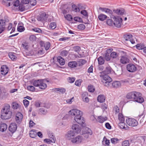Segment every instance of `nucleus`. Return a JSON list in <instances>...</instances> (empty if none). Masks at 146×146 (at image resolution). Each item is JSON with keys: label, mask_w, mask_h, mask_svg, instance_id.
<instances>
[{"label": "nucleus", "mask_w": 146, "mask_h": 146, "mask_svg": "<svg viewBox=\"0 0 146 146\" xmlns=\"http://www.w3.org/2000/svg\"><path fill=\"white\" fill-rule=\"evenodd\" d=\"M69 113L72 117L74 116V120L76 122L83 127L85 126V121L82 117V111L77 109H73L69 111Z\"/></svg>", "instance_id": "obj_1"}, {"label": "nucleus", "mask_w": 146, "mask_h": 146, "mask_svg": "<svg viewBox=\"0 0 146 146\" xmlns=\"http://www.w3.org/2000/svg\"><path fill=\"white\" fill-rule=\"evenodd\" d=\"M99 76L101 78L103 84L108 88L111 86V78L108 75L105 74V72H102L100 73Z\"/></svg>", "instance_id": "obj_2"}, {"label": "nucleus", "mask_w": 146, "mask_h": 146, "mask_svg": "<svg viewBox=\"0 0 146 146\" xmlns=\"http://www.w3.org/2000/svg\"><path fill=\"white\" fill-rule=\"evenodd\" d=\"M10 107L7 104L1 110V117L3 119H7L11 118L12 113L10 110Z\"/></svg>", "instance_id": "obj_3"}, {"label": "nucleus", "mask_w": 146, "mask_h": 146, "mask_svg": "<svg viewBox=\"0 0 146 146\" xmlns=\"http://www.w3.org/2000/svg\"><path fill=\"white\" fill-rule=\"evenodd\" d=\"M111 18H113L114 21L113 25L116 27L119 28L121 26V24L122 21V19L119 17H115V16H113L112 17H111Z\"/></svg>", "instance_id": "obj_4"}, {"label": "nucleus", "mask_w": 146, "mask_h": 146, "mask_svg": "<svg viewBox=\"0 0 146 146\" xmlns=\"http://www.w3.org/2000/svg\"><path fill=\"white\" fill-rule=\"evenodd\" d=\"M133 101L141 103L144 102V100L142 96V94L140 92H136Z\"/></svg>", "instance_id": "obj_5"}, {"label": "nucleus", "mask_w": 146, "mask_h": 146, "mask_svg": "<svg viewBox=\"0 0 146 146\" xmlns=\"http://www.w3.org/2000/svg\"><path fill=\"white\" fill-rule=\"evenodd\" d=\"M126 121L128 125L131 126H136L138 124L137 121L133 118H127L126 119Z\"/></svg>", "instance_id": "obj_6"}, {"label": "nucleus", "mask_w": 146, "mask_h": 146, "mask_svg": "<svg viewBox=\"0 0 146 146\" xmlns=\"http://www.w3.org/2000/svg\"><path fill=\"white\" fill-rule=\"evenodd\" d=\"M76 135L75 132L73 131L70 130L68 131L65 135L66 138L68 140H72Z\"/></svg>", "instance_id": "obj_7"}, {"label": "nucleus", "mask_w": 146, "mask_h": 146, "mask_svg": "<svg viewBox=\"0 0 146 146\" xmlns=\"http://www.w3.org/2000/svg\"><path fill=\"white\" fill-rule=\"evenodd\" d=\"M83 140V137L81 136L78 135L75 137H74L71 140V141L73 143L78 144L81 143Z\"/></svg>", "instance_id": "obj_8"}, {"label": "nucleus", "mask_w": 146, "mask_h": 146, "mask_svg": "<svg viewBox=\"0 0 146 146\" xmlns=\"http://www.w3.org/2000/svg\"><path fill=\"white\" fill-rule=\"evenodd\" d=\"M127 70L130 72H133L137 70V68L134 64H128L127 66Z\"/></svg>", "instance_id": "obj_9"}, {"label": "nucleus", "mask_w": 146, "mask_h": 146, "mask_svg": "<svg viewBox=\"0 0 146 146\" xmlns=\"http://www.w3.org/2000/svg\"><path fill=\"white\" fill-rule=\"evenodd\" d=\"M40 44L41 47H44L45 49L46 50L49 49L50 46V44L48 42L45 43L44 42L41 41L40 42Z\"/></svg>", "instance_id": "obj_10"}, {"label": "nucleus", "mask_w": 146, "mask_h": 146, "mask_svg": "<svg viewBox=\"0 0 146 146\" xmlns=\"http://www.w3.org/2000/svg\"><path fill=\"white\" fill-rule=\"evenodd\" d=\"M47 17L46 13H43L37 17V19L38 21L43 22L45 21L46 20Z\"/></svg>", "instance_id": "obj_11"}, {"label": "nucleus", "mask_w": 146, "mask_h": 146, "mask_svg": "<svg viewBox=\"0 0 146 146\" xmlns=\"http://www.w3.org/2000/svg\"><path fill=\"white\" fill-rule=\"evenodd\" d=\"M17 127V124L15 123H12L9 126V130L12 133H13L16 131Z\"/></svg>", "instance_id": "obj_12"}, {"label": "nucleus", "mask_w": 146, "mask_h": 146, "mask_svg": "<svg viewBox=\"0 0 146 146\" xmlns=\"http://www.w3.org/2000/svg\"><path fill=\"white\" fill-rule=\"evenodd\" d=\"M9 69L7 66L6 65L3 66L1 68V74L3 75H6L9 71Z\"/></svg>", "instance_id": "obj_13"}, {"label": "nucleus", "mask_w": 146, "mask_h": 146, "mask_svg": "<svg viewBox=\"0 0 146 146\" xmlns=\"http://www.w3.org/2000/svg\"><path fill=\"white\" fill-rule=\"evenodd\" d=\"M23 115L20 112H18L16 115L15 119L16 122L18 123L21 122L23 119Z\"/></svg>", "instance_id": "obj_14"}, {"label": "nucleus", "mask_w": 146, "mask_h": 146, "mask_svg": "<svg viewBox=\"0 0 146 146\" xmlns=\"http://www.w3.org/2000/svg\"><path fill=\"white\" fill-rule=\"evenodd\" d=\"M46 81L44 80H41L39 84L38 87L42 90L45 89L47 87V86L45 82Z\"/></svg>", "instance_id": "obj_15"}, {"label": "nucleus", "mask_w": 146, "mask_h": 146, "mask_svg": "<svg viewBox=\"0 0 146 146\" xmlns=\"http://www.w3.org/2000/svg\"><path fill=\"white\" fill-rule=\"evenodd\" d=\"M136 92L133 91L128 93L126 95V98L129 100L133 101Z\"/></svg>", "instance_id": "obj_16"}, {"label": "nucleus", "mask_w": 146, "mask_h": 146, "mask_svg": "<svg viewBox=\"0 0 146 146\" xmlns=\"http://www.w3.org/2000/svg\"><path fill=\"white\" fill-rule=\"evenodd\" d=\"M72 128L74 132L78 133H80L81 131V128L79 125L77 124H74L72 126Z\"/></svg>", "instance_id": "obj_17"}, {"label": "nucleus", "mask_w": 146, "mask_h": 146, "mask_svg": "<svg viewBox=\"0 0 146 146\" xmlns=\"http://www.w3.org/2000/svg\"><path fill=\"white\" fill-rule=\"evenodd\" d=\"M88 94L87 92H85L83 93L82 95V97L83 101L86 102H88L89 99L88 97Z\"/></svg>", "instance_id": "obj_18"}, {"label": "nucleus", "mask_w": 146, "mask_h": 146, "mask_svg": "<svg viewBox=\"0 0 146 146\" xmlns=\"http://www.w3.org/2000/svg\"><path fill=\"white\" fill-rule=\"evenodd\" d=\"M102 144L103 146H110V141L104 137L102 141Z\"/></svg>", "instance_id": "obj_19"}, {"label": "nucleus", "mask_w": 146, "mask_h": 146, "mask_svg": "<svg viewBox=\"0 0 146 146\" xmlns=\"http://www.w3.org/2000/svg\"><path fill=\"white\" fill-rule=\"evenodd\" d=\"M120 62L122 64H125L129 62V60L125 56H122L120 59Z\"/></svg>", "instance_id": "obj_20"}, {"label": "nucleus", "mask_w": 146, "mask_h": 146, "mask_svg": "<svg viewBox=\"0 0 146 146\" xmlns=\"http://www.w3.org/2000/svg\"><path fill=\"white\" fill-rule=\"evenodd\" d=\"M106 98L104 95H99L97 98L98 101L100 102H103L105 101Z\"/></svg>", "instance_id": "obj_21"}, {"label": "nucleus", "mask_w": 146, "mask_h": 146, "mask_svg": "<svg viewBox=\"0 0 146 146\" xmlns=\"http://www.w3.org/2000/svg\"><path fill=\"white\" fill-rule=\"evenodd\" d=\"M113 88H117L121 86V83L119 81H115L113 82L112 84Z\"/></svg>", "instance_id": "obj_22"}, {"label": "nucleus", "mask_w": 146, "mask_h": 146, "mask_svg": "<svg viewBox=\"0 0 146 146\" xmlns=\"http://www.w3.org/2000/svg\"><path fill=\"white\" fill-rule=\"evenodd\" d=\"M107 17L106 15L102 13L99 14L98 16L99 19L102 21H103L106 20Z\"/></svg>", "instance_id": "obj_23"}, {"label": "nucleus", "mask_w": 146, "mask_h": 146, "mask_svg": "<svg viewBox=\"0 0 146 146\" xmlns=\"http://www.w3.org/2000/svg\"><path fill=\"white\" fill-rule=\"evenodd\" d=\"M107 120L106 117H103L102 116H99L97 119V121L99 123H102Z\"/></svg>", "instance_id": "obj_24"}, {"label": "nucleus", "mask_w": 146, "mask_h": 146, "mask_svg": "<svg viewBox=\"0 0 146 146\" xmlns=\"http://www.w3.org/2000/svg\"><path fill=\"white\" fill-rule=\"evenodd\" d=\"M7 125L5 123L1 124L0 126V131L2 132L5 131L7 129Z\"/></svg>", "instance_id": "obj_25"}, {"label": "nucleus", "mask_w": 146, "mask_h": 146, "mask_svg": "<svg viewBox=\"0 0 146 146\" xmlns=\"http://www.w3.org/2000/svg\"><path fill=\"white\" fill-rule=\"evenodd\" d=\"M16 54V53L11 52L9 53L8 55L9 58L12 60H15L17 58V57L15 55Z\"/></svg>", "instance_id": "obj_26"}, {"label": "nucleus", "mask_w": 146, "mask_h": 146, "mask_svg": "<svg viewBox=\"0 0 146 146\" xmlns=\"http://www.w3.org/2000/svg\"><path fill=\"white\" fill-rule=\"evenodd\" d=\"M13 24L12 23H10L9 24L7 28V29L8 31L10 30L11 29L12 30L10 32V34L12 33L13 32H14L15 30V27H12Z\"/></svg>", "instance_id": "obj_27"}, {"label": "nucleus", "mask_w": 146, "mask_h": 146, "mask_svg": "<svg viewBox=\"0 0 146 146\" xmlns=\"http://www.w3.org/2000/svg\"><path fill=\"white\" fill-rule=\"evenodd\" d=\"M57 61L61 65H63L65 64V61L63 58L61 56H58L57 58Z\"/></svg>", "instance_id": "obj_28"}, {"label": "nucleus", "mask_w": 146, "mask_h": 146, "mask_svg": "<svg viewBox=\"0 0 146 146\" xmlns=\"http://www.w3.org/2000/svg\"><path fill=\"white\" fill-rule=\"evenodd\" d=\"M78 64L75 61L70 62L68 63V66L70 67L73 68L76 67L77 65Z\"/></svg>", "instance_id": "obj_29"}, {"label": "nucleus", "mask_w": 146, "mask_h": 146, "mask_svg": "<svg viewBox=\"0 0 146 146\" xmlns=\"http://www.w3.org/2000/svg\"><path fill=\"white\" fill-rule=\"evenodd\" d=\"M36 132L34 130H32L30 132L29 135L31 137L35 138L36 136Z\"/></svg>", "instance_id": "obj_30"}, {"label": "nucleus", "mask_w": 146, "mask_h": 146, "mask_svg": "<svg viewBox=\"0 0 146 146\" xmlns=\"http://www.w3.org/2000/svg\"><path fill=\"white\" fill-rule=\"evenodd\" d=\"M114 11L115 13H116L117 14L120 15H122L124 14V10H121L120 9H117Z\"/></svg>", "instance_id": "obj_31"}, {"label": "nucleus", "mask_w": 146, "mask_h": 146, "mask_svg": "<svg viewBox=\"0 0 146 146\" xmlns=\"http://www.w3.org/2000/svg\"><path fill=\"white\" fill-rule=\"evenodd\" d=\"M118 119L121 122H124L125 119L124 117L122 114L121 113H119L118 115Z\"/></svg>", "instance_id": "obj_32"}, {"label": "nucleus", "mask_w": 146, "mask_h": 146, "mask_svg": "<svg viewBox=\"0 0 146 146\" xmlns=\"http://www.w3.org/2000/svg\"><path fill=\"white\" fill-rule=\"evenodd\" d=\"M110 57L113 58H115L119 56V53L114 52H112L110 54Z\"/></svg>", "instance_id": "obj_33"}, {"label": "nucleus", "mask_w": 146, "mask_h": 146, "mask_svg": "<svg viewBox=\"0 0 146 146\" xmlns=\"http://www.w3.org/2000/svg\"><path fill=\"white\" fill-rule=\"evenodd\" d=\"M39 111L40 113L43 115H45L48 112L47 110L44 108L40 109Z\"/></svg>", "instance_id": "obj_34"}, {"label": "nucleus", "mask_w": 146, "mask_h": 146, "mask_svg": "<svg viewBox=\"0 0 146 146\" xmlns=\"http://www.w3.org/2000/svg\"><path fill=\"white\" fill-rule=\"evenodd\" d=\"M41 80H36L33 82V85L35 87H38Z\"/></svg>", "instance_id": "obj_35"}, {"label": "nucleus", "mask_w": 146, "mask_h": 146, "mask_svg": "<svg viewBox=\"0 0 146 146\" xmlns=\"http://www.w3.org/2000/svg\"><path fill=\"white\" fill-rule=\"evenodd\" d=\"M132 37V36L130 34L125 35L124 36V38L126 40L128 41H129Z\"/></svg>", "instance_id": "obj_36"}, {"label": "nucleus", "mask_w": 146, "mask_h": 146, "mask_svg": "<svg viewBox=\"0 0 146 146\" xmlns=\"http://www.w3.org/2000/svg\"><path fill=\"white\" fill-rule=\"evenodd\" d=\"M121 139H119L116 138H113L111 139V142L113 144H116L118 143Z\"/></svg>", "instance_id": "obj_37"}, {"label": "nucleus", "mask_w": 146, "mask_h": 146, "mask_svg": "<svg viewBox=\"0 0 146 146\" xmlns=\"http://www.w3.org/2000/svg\"><path fill=\"white\" fill-rule=\"evenodd\" d=\"M118 125L121 128L126 129V128L125 127V125L124 122L120 121L118 123Z\"/></svg>", "instance_id": "obj_38"}, {"label": "nucleus", "mask_w": 146, "mask_h": 146, "mask_svg": "<svg viewBox=\"0 0 146 146\" xmlns=\"http://www.w3.org/2000/svg\"><path fill=\"white\" fill-rule=\"evenodd\" d=\"M114 21L110 19H108L106 21V24L110 26H113V25Z\"/></svg>", "instance_id": "obj_39"}, {"label": "nucleus", "mask_w": 146, "mask_h": 146, "mask_svg": "<svg viewBox=\"0 0 146 146\" xmlns=\"http://www.w3.org/2000/svg\"><path fill=\"white\" fill-rule=\"evenodd\" d=\"M86 61L84 60L80 59L78 61V64L79 66H82L86 63Z\"/></svg>", "instance_id": "obj_40"}, {"label": "nucleus", "mask_w": 146, "mask_h": 146, "mask_svg": "<svg viewBox=\"0 0 146 146\" xmlns=\"http://www.w3.org/2000/svg\"><path fill=\"white\" fill-rule=\"evenodd\" d=\"M80 50V47L78 46H75L73 47V50L77 52H79Z\"/></svg>", "instance_id": "obj_41"}, {"label": "nucleus", "mask_w": 146, "mask_h": 146, "mask_svg": "<svg viewBox=\"0 0 146 146\" xmlns=\"http://www.w3.org/2000/svg\"><path fill=\"white\" fill-rule=\"evenodd\" d=\"M98 63L99 64H103L104 62V59L101 56L99 57L98 59Z\"/></svg>", "instance_id": "obj_42"}, {"label": "nucleus", "mask_w": 146, "mask_h": 146, "mask_svg": "<svg viewBox=\"0 0 146 146\" xmlns=\"http://www.w3.org/2000/svg\"><path fill=\"white\" fill-rule=\"evenodd\" d=\"M55 92L59 91V92H61L63 94L65 92V90L63 88H55L54 90Z\"/></svg>", "instance_id": "obj_43"}, {"label": "nucleus", "mask_w": 146, "mask_h": 146, "mask_svg": "<svg viewBox=\"0 0 146 146\" xmlns=\"http://www.w3.org/2000/svg\"><path fill=\"white\" fill-rule=\"evenodd\" d=\"M56 24L54 22L50 23L49 25L50 28L52 29H55L56 28Z\"/></svg>", "instance_id": "obj_44"}, {"label": "nucleus", "mask_w": 146, "mask_h": 146, "mask_svg": "<svg viewBox=\"0 0 146 146\" xmlns=\"http://www.w3.org/2000/svg\"><path fill=\"white\" fill-rule=\"evenodd\" d=\"M111 68L109 66L107 67L106 68L105 70L103 72H105V74H108L111 73Z\"/></svg>", "instance_id": "obj_45"}, {"label": "nucleus", "mask_w": 146, "mask_h": 146, "mask_svg": "<svg viewBox=\"0 0 146 146\" xmlns=\"http://www.w3.org/2000/svg\"><path fill=\"white\" fill-rule=\"evenodd\" d=\"M22 46L25 49L27 50L29 48V44L27 42H24L22 45Z\"/></svg>", "instance_id": "obj_46"}, {"label": "nucleus", "mask_w": 146, "mask_h": 146, "mask_svg": "<svg viewBox=\"0 0 146 146\" xmlns=\"http://www.w3.org/2000/svg\"><path fill=\"white\" fill-rule=\"evenodd\" d=\"M145 46L142 44H138L136 45V47L137 49L139 50L143 49L144 48Z\"/></svg>", "instance_id": "obj_47"}, {"label": "nucleus", "mask_w": 146, "mask_h": 146, "mask_svg": "<svg viewBox=\"0 0 146 146\" xmlns=\"http://www.w3.org/2000/svg\"><path fill=\"white\" fill-rule=\"evenodd\" d=\"M88 91L90 92H93L95 90L94 87L93 86L91 85L88 86Z\"/></svg>", "instance_id": "obj_48"}, {"label": "nucleus", "mask_w": 146, "mask_h": 146, "mask_svg": "<svg viewBox=\"0 0 146 146\" xmlns=\"http://www.w3.org/2000/svg\"><path fill=\"white\" fill-rule=\"evenodd\" d=\"M64 17L66 19L69 21H71L72 20V17L70 15H67L65 16Z\"/></svg>", "instance_id": "obj_49"}, {"label": "nucleus", "mask_w": 146, "mask_h": 146, "mask_svg": "<svg viewBox=\"0 0 146 146\" xmlns=\"http://www.w3.org/2000/svg\"><path fill=\"white\" fill-rule=\"evenodd\" d=\"M85 130L86 131V133L87 134H88L90 135H91L92 134V130L89 128L88 127H86L85 128Z\"/></svg>", "instance_id": "obj_50"}, {"label": "nucleus", "mask_w": 146, "mask_h": 146, "mask_svg": "<svg viewBox=\"0 0 146 146\" xmlns=\"http://www.w3.org/2000/svg\"><path fill=\"white\" fill-rule=\"evenodd\" d=\"M27 88L29 90L32 92H33L35 91V88L32 86H28Z\"/></svg>", "instance_id": "obj_51"}, {"label": "nucleus", "mask_w": 146, "mask_h": 146, "mask_svg": "<svg viewBox=\"0 0 146 146\" xmlns=\"http://www.w3.org/2000/svg\"><path fill=\"white\" fill-rule=\"evenodd\" d=\"M5 21L3 19L0 20V27L5 28Z\"/></svg>", "instance_id": "obj_52"}, {"label": "nucleus", "mask_w": 146, "mask_h": 146, "mask_svg": "<svg viewBox=\"0 0 146 146\" xmlns=\"http://www.w3.org/2000/svg\"><path fill=\"white\" fill-rule=\"evenodd\" d=\"M77 28L80 30H84L85 28V26L83 24H80L78 25Z\"/></svg>", "instance_id": "obj_53"}, {"label": "nucleus", "mask_w": 146, "mask_h": 146, "mask_svg": "<svg viewBox=\"0 0 146 146\" xmlns=\"http://www.w3.org/2000/svg\"><path fill=\"white\" fill-rule=\"evenodd\" d=\"M122 146H129V142L128 140H125L122 142Z\"/></svg>", "instance_id": "obj_54"}, {"label": "nucleus", "mask_w": 146, "mask_h": 146, "mask_svg": "<svg viewBox=\"0 0 146 146\" xmlns=\"http://www.w3.org/2000/svg\"><path fill=\"white\" fill-rule=\"evenodd\" d=\"M12 108L14 109H17L19 107V105L16 102H13L12 104Z\"/></svg>", "instance_id": "obj_55"}, {"label": "nucleus", "mask_w": 146, "mask_h": 146, "mask_svg": "<svg viewBox=\"0 0 146 146\" xmlns=\"http://www.w3.org/2000/svg\"><path fill=\"white\" fill-rule=\"evenodd\" d=\"M24 30L25 29L23 26H18L17 30L19 32H23L24 31Z\"/></svg>", "instance_id": "obj_56"}, {"label": "nucleus", "mask_w": 146, "mask_h": 146, "mask_svg": "<svg viewBox=\"0 0 146 146\" xmlns=\"http://www.w3.org/2000/svg\"><path fill=\"white\" fill-rule=\"evenodd\" d=\"M23 102L24 106L25 107H27L28 106L29 104V102L28 100L26 99H25L23 100Z\"/></svg>", "instance_id": "obj_57"}, {"label": "nucleus", "mask_w": 146, "mask_h": 146, "mask_svg": "<svg viewBox=\"0 0 146 146\" xmlns=\"http://www.w3.org/2000/svg\"><path fill=\"white\" fill-rule=\"evenodd\" d=\"M81 13L86 17H88V14L87 11L85 10H82L81 11Z\"/></svg>", "instance_id": "obj_58"}, {"label": "nucleus", "mask_w": 146, "mask_h": 146, "mask_svg": "<svg viewBox=\"0 0 146 146\" xmlns=\"http://www.w3.org/2000/svg\"><path fill=\"white\" fill-rule=\"evenodd\" d=\"M68 81L70 83H73L75 81V79L74 78L69 77L68 79Z\"/></svg>", "instance_id": "obj_59"}, {"label": "nucleus", "mask_w": 146, "mask_h": 146, "mask_svg": "<svg viewBox=\"0 0 146 146\" xmlns=\"http://www.w3.org/2000/svg\"><path fill=\"white\" fill-rule=\"evenodd\" d=\"M108 105L106 103H103L101 104V108L102 109L105 110L107 109Z\"/></svg>", "instance_id": "obj_60"}, {"label": "nucleus", "mask_w": 146, "mask_h": 146, "mask_svg": "<svg viewBox=\"0 0 146 146\" xmlns=\"http://www.w3.org/2000/svg\"><path fill=\"white\" fill-rule=\"evenodd\" d=\"M68 54V52L66 50H63L61 52V54L63 56H66Z\"/></svg>", "instance_id": "obj_61"}, {"label": "nucleus", "mask_w": 146, "mask_h": 146, "mask_svg": "<svg viewBox=\"0 0 146 146\" xmlns=\"http://www.w3.org/2000/svg\"><path fill=\"white\" fill-rule=\"evenodd\" d=\"M29 2L31 5L33 6L35 5L36 3V0H30Z\"/></svg>", "instance_id": "obj_62"}, {"label": "nucleus", "mask_w": 146, "mask_h": 146, "mask_svg": "<svg viewBox=\"0 0 146 146\" xmlns=\"http://www.w3.org/2000/svg\"><path fill=\"white\" fill-rule=\"evenodd\" d=\"M36 38V37L33 35H31L29 37V39L31 41L35 40Z\"/></svg>", "instance_id": "obj_63"}, {"label": "nucleus", "mask_w": 146, "mask_h": 146, "mask_svg": "<svg viewBox=\"0 0 146 146\" xmlns=\"http://www.w3.org/2000/svg\"><path fill=\"white\" fill-rule=\"evenodd\" d=\"M33 30L37 33H40L42 31L38 28H35L32 29Z\"/></svg>", "instance_id": "obj_64"}]
</instances>
